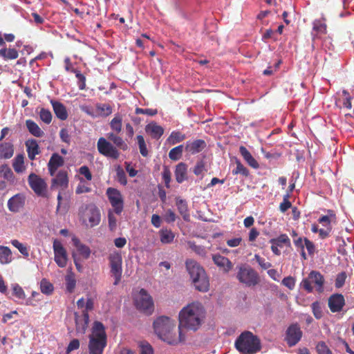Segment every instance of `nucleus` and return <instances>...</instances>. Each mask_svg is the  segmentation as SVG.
I'll return each mask as SVG.
<instances>
[{"instance_id":"1","label":"nucleus","mask_w":354,"mask_h":354,"mask_svg":"<svg viewBox=\"0 0 354 354\" xmlns=\"http://www.w3.org/2000/svg\"><path fill=\"white\" fill-rule=\"evenodd\" d=\"M205 316L203 306L199 302H192L184 308L179 313V330L183 328L196 331L202 324Z\"/></svg>"},{"instance_id":"35","label":"nucleus","mask_w":354,"mask_h":354,"mask_svg":"<svg viewBox=\"0 0 354 354\" xmlns=\"http://www.w3.org/2000/svg\"><path fill=\"white\" fill-rule=\"evenodd\" d=\"M12 252L7 246H0V263L8 264L12 261Z\"/></svg>"},{"instance_id":"37","label":"nucleus","mask_w":354,"mask_h":354,"mask_svg":"<svg viewBox=\"0 0 354 354\" xmlns=\"http://www.w3.org/2000/svg\"><path fill=\"white\" fill-rule=\"evenodd\" d=\"M19 53L15 48H3L0 49V57L5 60L15 59L18 57Z\"/></svg>"},{"instance_id":"44","label":"nucleus","mask_w":354,"mask_h":354,"mask_svg":"<svg viewBox=\"0 0 354 354\" xmlns=\"http://www.w3.org/2000/svg\"><path fill=\"white\" fill-rule=\"evenodd\" d=\"M270 243H274L279 247H282L283 244L287 246L290 245V240L286 234H281L277 238L272 239Z\"/></svg>"},{"instance_id":"64","label":"nucleus","mask_w":354,"mask_h":354,"mask_svg":"<svg viewBox=\"0 0 354 354\" xmlns=\"http://www.w3.org/2000/svg\"><path fill=\"white\" fill-rule=\"evenodd\" d=\"M282 284L290 290H292L295 286V280L292 277H286L282 280Z\"/></svg>"},{"instance_id":"63","label":"nucleus","mask_w":354,"mask_h":354,"mask_svg":"<svg viewBox=\"0 0 354 354\" xmlns=\"http://www.w3.org/2000/svg\"><path fill=\"white\" fill-rule=\"evenodd\" d=\"M176 217L175 212L170 209H167L164 215V219L168 223L174 222Z\"/></svg>"},{"instance_id":"31","label":"nucleus","mask_w":354,"mask_h":354,"mask_svg":"<svg viewBox=\"0 0 354 354\" xmlns=\"http://www.w3.org/2000/svg\"><path fill=\"white\" fill-rule=\"evenodd\" d=\"M176 205L179 214L182 216L184 221H189L190 219V214L186 201L177 198Z\"/></svg>"},{"instance_id":"7","label":"nucleus","mask_w":354,"mask_h":354,"mask_svg":"<svg viewBox=\"0 0 354 354\" xmlns=\"http://www.w3.org/2000/svg\"><path fill=\"white\" fill-rule=\"evenodd\" d=\"M134 303L138 310L147 315H151L153 311V299L147 291L143 288L136 296Z\"/></svg>"},{"instance_id":"13","label":"nucleus","mask_w":354,"mask_h":354,"mask_svg":"<svg viewBox=\"0 0 354 354\" xmlns=\"http://www.w3.org/2000/svg\"><path fill=\"white\" fill-rule=\"evenodd\" d=\"M28 182L30 188L37 196H45L47 185L43 178L34 173H31L28 176Z\"/></svg>"},{"instance_id":"34","label":"nucleus","mask_w":354,"mask_h":354,"mask_svg":"<svg viewBox=\"0 0 354 354\" xmlns=\"http://www.w3.org/2000/svg\"><path fill=\"white\" fill-rule=\"evenodd\" d=\"M160 240L163 244H169L173 242L175 234L168 229H162L159 231Z\"/></svg>"},{"instance_id":"27","label":"nucleus","mask_w":354,"mask_h":354,"mask_svg":"<svg viewBox=\"0 0 354 354\" xmlns=\"http://www.w3.org/2000/svg\"><path fill=\"white\" fill-rule=\"evenodd\" d=\"M14 154V145L10 142H0V158L10 159Z\"/></svg>"},{"instance_id":"10","label":"nucleus","mask_w":354,"mask_h":354,"mask_svg":"<svg viewBox=\"0 0 354 354\" xmlns=\"http://www.w3.org/2000/svg\"><path fill=\"white\" fill-rule=\"evenodd\" d=\"M109 261L111 267V272L115 278L113 284L116 286L119 283L122 278V255L118 252H113L109 254Z\"/></svg>"},{"instance_id":"45","label":"nucleus","mask_w":354,"mask_h":354,"mask_svg":"<svg viewBox=\"0 0 354 354\" xmlns=\"http://www.w3.org/2000/svg\"><path fill=\"white\" fill-rule=\"evenodd\" d=\"M40 119L46 124H48L51 122L53 115L50 110L41 108L39 112Z\"/></svg>"},{"instance_id":"30","label":"nucleus","mask_w":354,"mask_h":354,"mask_svg":"<svg viewBox=\"0 0 354 354\" xmlns=\"http://www.w3.org/2000/svg\"><path fill=\"white\" fill-rule=\"evenodd\" d=\"M146 132L151 135L153 138H160L164 133L163 128L156 123H149L145 127Z\"/></svg>"},{"instance_id":"5","label":"nucleus","mask_w":354,"mask_h":354,"mask_svg":"<svg viewBox=\"0 0 354 354\" xmlns=\"http://www.w3.org/2000/svg\"><path fill=\"white\" fill-rule=\"evenodd\" d=\"M234 345L241 354H255L261 348L259 339L250 331L242 333L236 339Z\"/></svg>"},{"instance_id":"60","label":"nucleus","mask_w":354,"mask_h":354,"mask_svg":"<svg viewBox=\"0 0 354 354\" xmlns=\"http://www.w3.org/2000/svg\"><path fill=\"white\" fill-rule=\"evenodd\" d=\"M79 174L84 176L87 180H91L93 176L92 174L86 165H83L79 169Z\"/></svg>"},{"instance_id":"19","label":"nucleus","mask_w":354,"mask_h":354,"mask_svg":"<svg viewBox=\"0 0 354 354\" xmlns=\"http://www.w3.org/2000/svg\"><path fill=\"white\" fill-rule=\"evenodd\" d=\"M206 147L207 144L204 140L196 139L187 141L185 146V150L187 153L194 155L201 152Z\"/></svg>"},{"instance_id":"40","label":"nucleus","mask_w":354,"mask_h":354,"mask_svg":"<svg viewBox=\"0 0 354 354\" xmlns=\"http://www.w3.org/2000/svg\"><path fill=\"white\" fill-rule=\"evenodd\" d=\"M186 138V136L178 131H174L171 133L167 138V142L170 145H176L183 141Z\"/></svg>"},{"instance_id":"16","label":"nucleus","mask_w":354,"mask_h":354,"mask_svg":"<svg viewBox=\"0 0 354 354\" xmlns=\"http://www.w3.org/2000/svg\"><path fill=\"white\" fill-rule=\"evenodd\" d=\"M68 187V173L65 170H59L51 180V189L61 188L66 189Z\"/></svg>"},{"instance_id":"39","label":"nucleus","mask_w":354,"mask_h":354,"mask_svg":"<svg viewBox=\"0 0 354 354\" xmlns=\"http://www.w3.org/2000/svg\"><path fill=\"white\" fill-rule=\"evenodd\" d=\"M0 176H3L12 183L15 182V175L11 169L6 164L0 166Z\"/></svg>"},{"instance_id":"36","label":"nucleus","mask_w":354,"mask_h":354,"mask_svg":"<svg viewBox=\"0 0 354 354\" xmlns=\"http://www.w3.org/2000/svg\"><path fill=\"white\" fill-rule=\"evenodd\" d=\"M110 127L115 133H120L122 129V117L120 114H115L110 122Z\"/></svg>"},{"instance_id":"53","label":"nucleus","mask_w":354,"mask_h":354,"mask_svg":"<svg viewBox=\"0 0 354 354\" xmlns=\"http://www.w3.org/2000/svg\"><path fill=\"white\" fill-rule=\"evenodd\" d=\"M171 171L167 167H165L163 169V171L162 173V180H164L165 187L167 188L170 187V182H171Z\"/></svg>"},{"instance_id":"4","label":"nucleus","mask_w":354,"mask_h":354,"mask_svg":"<svg viewBox=\"0 0 354 354\" xmlns=\"http://www.w3.org/2000/svg\"><path fill=\"white\" fill-rule=\"evenodd\" d=\"M185 264L195 288L201 292H207L209 290V283L203 267L192 259L187 260Z\"/></svg>"},{"instance_id":"33","label":"nucleus","mask_w":354,"mask_h":354,"mask_svg":"<svg viewBox=\"0 0 354 354\" xmlns=\"http://www.w3.org/2000/svg\"><path fill=\"white\" fill-rule=\"evenodd\" d=\"M26 125L28 131L34 136L41 138L44 136V133L39 127V125L32 120H27Z\"/></svg>"},{"instance_id":"2","label":"nucleus","mask_w":354,"mask_h":354,"mask_svg":"<svg viewBox=\"0 0 354 354\" xmlns=\"http://www.w3.org/2000/svg\"><path fill=\"white\" fill-rule=\"evenodd\" d=\"M175 326L174 321L166 316L159 317L153 322V328L156 334L169 344H176L185 339L180 330H179L178 337L173 335L172 330L175 328Z\"/></svg>"},{"instance_id":"12","label":"nucleus","mask_w":354,"mask_h":354,"mask_svg":"<svg viewBox=\"0 0 354 354\" xmlns=\"http://www.w3.org/2000/svg\"><path fill=\"white\" fill-rule=\"evenodd\" d=\"M82 218L83 222L88 226L93 227L97 225L100 222V212L95 205H88L82 213Z\"/></svg>"},{"instance_id":"32","label":"nucleus","mask_w":354,"mask_h":354,"mask_svg":"<svg viewBox=\"0 0 354 354\" xmlns=\"http://www.w3.org/2000/svg\"><path fill=\"white\" fill-rule=\"evenodd\" d=\"M239 152L243 156V159L252 168L257 169L259 167L258 162L253 158L250 152L244 146L239 147Z\"/></svg>"},{"instance_id":"6","label":"nucleus","mask_w":354,"mask_h":354,"mask_svg":"<svg viewBox=\"0 0 354 354\" xmlns=\"http://www.w3.org/2000/svg\"><path fill=\"white\" fill-rule=\"evenodd\" d=\"M315 284L316 290L322 292L324 290V279L322 274L318 271H311L308 277L303 279L300 283V286L308 292L313 291L312 284Z\"/></svg>"},{"instance_id":"62","label":"nucleus","mask_w":354,"mask_h":354,"mask_svg":"<svg viewBox=\"0 0 354 354\" xmlns=\"http://www.w3.org/2000/svg\"><path fill=\"white\" fill-rule=\"evenodd\" d=\"M75 76L78 79V87L80 90H83L86 87V77L85 76L80 73L79 71H75Z\"/></svg>"},{"instance_id":"57","label":"nucleus","mask_w":354,"mask_h":354,"mask_svg":"<svg viewBox=\"0 0 354 354\" xmlns=\"http://www.w3.org/2000/svg\"><path fill=\"white\" fill-rule=\"evenodd\" d=\"M136 114H145L150 116L156 115L158 113L157 109H142L137 107L135 110Z\"/></svg>"},{"instance_id":"55","label":"nucleus","mask_w":354,"mask_h":354,"mask_svg":"<svg viewBox=\"0 0 354 354\" xmlns=\"http://www.w3.org/2000/svg\"><path fill=\"white\" fill-rule=\"evenodd\" d=\"M289 198V194H286L283 196V202L280 203L279 205V209L281 212H286L289 208L291 207L292 204L288 200Z\"/></svg>"},{"instance_id":"61","label":"nucleus","mask_w":354,"mask_h":354,"mask_svg":"<svg viewBox=\"0 0 354 354\" xmlns=\"http://www.w3.org/2000/svg\"><path fill=\"white\" fill-rule=\"evenodd\" d=\"M254 259H256L257 262L259 263V265L261 267V268L266 270L272 267V264L266 261L265 259L261 257L258 254L254 255Z\"/></svg>"},{"instance_id":"8","label":"nucleus","mask_w":354,"mask_h":354,"mask_svg":"<svg viewBox=\"0 0 354 354\" xmlns=\"http://www.w3.org/2000/svg\"><path fill=\"white\" fill-rule=\"evenodd\" d=\"M236 277L241 283L248 286H256L259 282L257 272L250 266H240Z\"/></svg>"},{"instance_id":"29","label":"nucleus","mask_w":354,"mask_h":354,"mask_svg":"<svg viewBox=\"0 0 354 354\" xmlns=\"http://www.w3.org/2000/svg\"><path fill=\"white\" fill-rule=\"evenodd\" d=\"M72 241L80 255H81L85 259H88L91 252L89 247L82 243L76 237H73Z\"/></svg>"},{"instance_id":"54","label":"nucleus","mask_w":354,"mask_h":354,"mask_svg":"<svg viewBox=\"0 0 354 354\" xmlns=\"http://www.w3.org/2000/svg\"><path fill=\"white\" fill-rule=\"evenodd\" d=\"M346 274L345 272H342L337 275L335 279V286L337 288H342L346 281Z\"/></svg>"},{"instance_id":"26","label":"nucleus","mask_w":354,"mask_h":354,"mask_svg":"<svg viewBox=\"0 0 354 354\" xmlns=\"http://www.w3.org/2000/svg\"><path fill=\"white\" fill-rule=\"evenodd\" d=\"M26 151L28 158L31 160L35 159L36 155L40 153L37 141L35 139H30L26 142Z\"/></svg>"},{"instance_id":"23","label":"nucleus","mask_w":354,"mask_h":354,"mask_svg":"<svg viewBox=\"0 0 354 354\" xmlns=\"http://www.w3.org/2000/svg\"><path fill=\"white\" fill-rule=\"evenodd\" d=\"M313 30L316 33L313 35V40L319 39L322 35L327 33V25L325 19H315L313 23Z\"/></svg>"},{"instance_id":"14","label":"nucleus","mask_w":354,"mask_h":354,"mask_svg":"<svg viewBox=\"0 0 354 354\" xmlns=\"http://www.w3.org/2000/svg\"><path fill=\"white\" fill-rule=\"evenodd\" d=\"M302 335L299 324H292L286 330L285 341L290 347H292L301 340Z\"/></svg>"},{"instance_id":"52","label":"nucleus","mask_w":354,"mask_h":354,"mask_svg":"<svg viewBox=\"0 0 354 354\" xmlns=\"http://www.w3.org/2000/svg\"><path fill=\"white\" fill-rule=\"evenodd\" d=\"M108 221L110 230L115 231L117 227V218L111 210L108 212Z\"/></svg>"},{"instance_id":"50","label":"nucleus","mask_w":354,"mask_h":354,"mask_svg":"<svg viewBox=\"0 0 354 354\" xmlns=\"http://www.w3.org/2000/svg\"><path fill=\"white\" fill-rule=\"evenodd\" d=\"M311 308L316 319H320L322 317L323 313L319 302H313L311 305Z\"/></svg>"},{"instance_id":"49","label":"nucleus","mask_w":354,"mask_h":354,"mask_svg":"<svg viewBox=\"0 0 354 354\" xmlns=\"http://www.w3.org/2000/svg\"><path fill=\"white\" fill-rule=\"evenodd\" d=\"M13 295L19 299H24L26 298V294L23 288L17 283L12 285Z\"/></svg>"},{"instance_id":"15","label":"nucleus","mask_w":354,"mask_h":354,"mask_svg":"<svg viewBox=\"0 0 354 354\" xmlns=\"http://www.w3.org/2000/svg\"><path fill=\"white\" fill-rule=\"evenodd\" d=\"M53 250L55 253V261L60 268H64L67 264V253L62 243L55 239L53 241Z\"/></svg>"},{"instance_id":"56","label":"nucleus","mask_w":354,"mask_h":354,"mask_svg":"<svg viewBox=\"0 0 354 354\" xmlns=\"http://www.w3.org/2000/svg\"><path fill=\"white\" fill-rule=\"evenodd\" d=\"M205 171V164L203 160L197 161L195 167H194L193 172L196 176L201 175Z\"/></svg>"},{"instance_id":"24","label":"nucleus","mask_w":354,"mask_h":354,"mask_svg":"<svg viewBox=\"0 0 354 354\" xmlns=\"http://www.w3.org/2000/svg\"><path fill=\"white\" fill-rule=\"evenodd\" d=\"M174 176L178 183H182L187 179V165L185 162H180L176 166Z\"/></svg>"},{"instance_id":"28","label":"nucleus","mask_w":354,"mask_h":354,"mask_svg":"<svg viewBox=\"0 0 354 354\" xmlns=\"http://www.w3.org/2000/svg\"><path fill=\"white\" fill-rule=\"evenodd\" d=\"M118 133H115L114 132H110L107 133V138L113 142L116 148H119L122 151H126L128 149L129 147L124 139L118 135Z\"/></svg>"},{"instance_id":"21","label":"nucleus","mask_w":354,"mask_h":354,"mask_svg":"<svg viewBox=\"0 0 354 354\" xmlns=\"http://www.w3.org/2000/svg\"><path fill=\"white\" fill-rule=\"evenodd\" d=\"M24 196L21 194H17L8 200V207L10 212H18L24 207Z\"/></svg>"},{"instance_id":"42","label":"nucleus","mask_w":354,"mask_h":354,"mask_svg":"<svg viewBox=\"0 0 354 354\" xmlns=\"http://www.w3.org/2000/svg\"><path fill=\"white\" fill-rule=\"evenodd\" d=\"M183 145H180L174 148H172L169 152V158L171 160H178L183 156Z\"/></svg>"},{"instance_id":"17","label":"nucleus","mask_w":354,"mask_h":354,"mask_svg":"<svg viewBox=\"0 0 354 354\" xmlns=\"http://www.w3.org/2000/svg\"><path fill=\"white\" fill-rule=\"evenodd\" d=\"M75 321V330L77 333L84 334L88 325L89 315L86 311H82L81 315L75 312L74 313Z\"/></svg>"},{"instance_id":"11","label":"nucleus","mask_w":354,"mask_h":354,"mask_svg":"<svg viewBox=\"0 0 354 354\" xmlns=\"http://www.w3.org/2000/svg\"><path fill=\"white\" fill-rule=\"evenodd\" d=\"M99 153L106 157L118 159L120 152L118 149L104 137H100L97 142Z\"/></svg>"},{"instance_id":"48","label":"nucleus","mask_w":354,"mask_h":354,"mask_svg":"<svg viewBox=\"0 0 354 354\" xmlns=\"http://www.w3.org/2000/svg\"><path fill=\"white\" fill-rule=\"evenodd\" d=\"M140 354H153L152 346L146 341L140 342L139 344Z\"/></svg>"},{"instance_id":"43","label":"nucleus","mask_w":354,"mask_h":354,"mask_svg":"<svg viewBox=\"0 0 354 354\" xmlns=\"http://www.w3.org/2000/svg\"><path fill=\"white\" fill-rule=\"evenodd\" d=\"M40 289L42 293L49 295L53 292V284L46 279H43L40 282Z\"/></svg>"},{"instance_id":"51","label":"nucleus","mask_w":354,"mask_h":354,"mask_svg":"<svg viewBox=\"0 0 354 354\" xmlns=\"http://www.w3.org/2000/svg\"><path fill=\"white\" fill-rule=\"evenodd\" d=\"M233 174H241L244 176H248L249 175L248 169L244 167L241 162H236V167L234 170L232 171Z\"/></svg>"},{"instance_id":"9","label":"nucleus","mask_w":354,"mask_h":354,"mask_svg":"<svg viewBox=\"0 0 354 354\" xmlns=\"http://www.w3.org/2000/svg\"><path fill=\"white\" fill-rule=\"evenodd\" d=\"M106 194L114 212L120 215L124 209V198L121 192L115 188L109 187L106 191Z\"/></svg>"},{"instance_id":"20","label":"nucleus","mask_w":354,"mask_h":354,"mask_svg":"<svg viewBox=\"0 0 354 354\" xmlns=\"http://www.w3.org/2000/svg\"><path fill=\"white\" fill-rule=\"evenodd\" d=\"M212 260L215 265L222 270L225 273L229 272L233 268L232 263L230 259L224 256L219 254H213Z\"/></svg>"},{"instance_id":"46","label":"nucleus","mask_w":354,"mask_h":354,"mask_svg":"<svg viewBox=\"0 0 354 354\" xmlns=\"http://www.w3.org/2000/svg\"><path fill=\"white\" fill-rule=\"evenodd\" d=\"M11 244L18 249L19 252L24 256L25 257H28L29 256L28 249L26 245L20 243L18 240L14 239L11 241Z\"/></svg>"},{"instance_id":"41","label":"nucleus","mask_w":354,"mask_h":354,"mask_svg":"<svg viewBox=\"0 0 354 354\" xmlns=\"http://www.w3.org/2000/svg\"><path fill=\"white\" fill-rule=\"evenodd\" d=\"M65 281L66 291L69 293L73 292L76 286L75 274L72 272L66 274L65 277Z\"/></svg>"},{"instance_id":"3","label":"nucleus","mask_w":354,"mask_h":354,"mask_svg":"<svg viewBox=\"0 0 354 354\" xmlns=\"http://www.w3.org/2000/svg\"><path fill=\"white\" fill-rule=\"evenodd\" d=\"M106 333L103 324L95 321L93 323L91 334L89 335V354H103L106 346Z\"/></svg>"},{"instance_id":"25","label":"nucleus","mask_w":354,"mask_h":354,"mask_svg":"<svg viewBox=\"0 0 354 354\" xmlns=\"http://www.w3.org/2000/svg\"><path fill=\"white\" fill-rule=\"evenodd\" d=\"M50 103L56 117L61 120H66L68 118V113L66 106L60 102L53 100L50 101Z\"/></svg>"},{"instance_id":"59","label":"nucleus","mask_w":354,"mask_h":354,"mask_svg":"<svg viewBox=\"0 0 354 354\" xmlns=\"http://www.w3.org/2000/svg\"><path fill=\"white\" fill-rule=\"evenodd\" d=\"M316 348L319 354H332V352L324 342H319Z\"/></svg>"},{"instance_id":"18","label":"nucleus","mask_w":354,"mask_h":354,"mask_svg":"<svg viewBox=\"0 0 354 354\" xmlns=\"http://www.w3.org/2000/svg\"><path fill=\"white\" fill-rule=\"evenodd\" d=\"M344 305L345 299L342 294H333L328 298V307L332 313L342 311Z\"/></svg>"},{"instance_id":"22","label":"nucleus","mask_w":354,"mask_h":354,"mask_svg":"<svg viewBox=\"0 0 354 354\" xmlns=\"http://www.w3.org/2000/svg\"><path fill=\"white\" fill-rule=\"evenodd\" d=\"M64 163V160L62 156L57 153H53L48 163V169L50 175L51 176H55L57 169L63 166Z\"/></svg>"},{"instance_id":"38","label":"nucleus","mask_w":354,"mask_h":354,"mask_svg":"<svg viewBox=\"0 0 354 354\" xmlns=\"http://www.w3.org/2000/svg\"><path fill=\"white\" fill-rule=\"evenodd\" d=\"M12 167L15 172L21 173L25 170L24 156L23 154H18L13 159Z\"/></svg>"},{"instance_id":"58","label":"nucleus","mask_w":354,"mask_h":354,"mask_svg":"<svg viewBox=\"0 0 354 354\" xmlns=\"http://www.w3.org/2000/svg\"><path fill=\"white\" fill-rule=\"evenodd\" d=\"M189 248L195 252L196 254L204 256L205 254V250L204 247L201 245H197L194 242L189 241L188 243Z\"/></svg>"},{"instance_id":"47","label":"nucleus","mask_w":354,"mask_h":354,"mask_svg":"<svg viewBox=\"0 0 354 354\" xmlns=\"http://www.w3.org/2000/svg\"><path fill=\"white\" fill-rule=\"evenodd\" d=\"M138 145L139 147L140 152L143 157L148 156V150L144 139V137L141 135H138L136 137Z\"/></svg>"}]
</instances>
